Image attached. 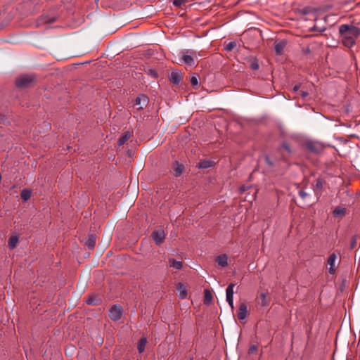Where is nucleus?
Wrapping results in <instances>:
<instances>
[{
  "mask_svg": "<svg viewBox=\"0 0 360 360\" xmlns=\"http://www.w3.org/2000/svg\"><path fill=\"white\" fill-rule=\"evenodd\" d=\"M259 68L258 62L256 59H254L250 63V68L253 70H257Z\"/></svg>",
  "mask_w": 360,
  "mask_h": 360,
  "instance_id": "nucleus-29",
  "label": "nucleus"
},
{
  "mask_svg": "<svg viewBox=\"0 0 360 360\" xmlns=\"http://www.w3.org/2000/svg\"><path fill=\"white\" fill-rule=\"evenodd\" d=\"M325 30H326V29H325V28H323V29H322V30H319V32H323V31H325Z\"/></svg>",
  "mask_w": 360,
  "mask_h": 360,
  "instance_id": "nucleus-43",
  "label": "nucleus"
},
{
  "mask_svg": "<svg viewBox=\"0 0 360 360\" xmlns=\"http://www.w3.org/2000/svg\"><path fill=\"white\" fill-rule=\"evenodd\" d=\"M235 284L234 283H230L226 290V299H231L233 298V288H234Z\"/></svg>",
  "mask_w": 360,
  "mask_h": 360,
  "instance_id": "nucleus-19",
  "label": "nucleus"
},
{
  "mask_svg": "<svg viewBox=\"0 0 360 360\" xmlns=\"http://www.w3.org/2000/svg\"><path fill=\"white\" fill-rule=\"evenodd\" d=\"M172 168L174 169L175 176H179L184 172V165L179 163L178 161H176L173 164Z\"/></svg>",
  "mask_w": 360,
  "mask_h": 360,
  "instance_id": "nucleus-11",
  "label": "nucleus"
},
{
  "mask_svg": "<svg viewBox=\"0 0 360 360\" xmlns=\"http://www.w3.org/2000/svg\"><path fill=\"white\" fill-rule=\"evenodd\" d=\"M56 20V18L55 17H53V18H47L45 21L47 22H55Z\"/></svg>",
  "mask_w": 360,
  "mask_h": 360,
  "instance_id": "nucleus-40",
  "label": "nucleus"
},
{
  "mask_svg": "<svg viewBox=\"0 0 360 360\" xmlns=\"http://www.w3.org/2000/svg\"><path fill=\"white\" fill-rule=\"evenodd\" d=\"M146 72L152 77L156 78L158 77V72L155 69L150 68L146 70Z\"/></svg>",
  "mask_w": 360,
  "mask_h": 360,
  "instance_id": "nucleus-28",
  "label": "nucleus"
},
{
  "mask_svg": "<svg viewBox=\"0 0 360 360\" xmlns=\"http://www.w3.org/2000/svg\"><path fill=\"white\" fill-rule=\"evenodd\" d=\"M265 160H266V163H267L269 166H273V165H274V163L271 161L270 158H269L268 156H266V157L265 158Z\"/></svg>",
  "mask_w": 360,
  "mask_h": 360,
  "instance_id": "nucleus-37",
  "label": "nucleus"
},
{
  "mask_svg": "<svg viewBox=\"0 0 360 360\" xmlns=\"http://www.w3.org/2000/svg\"><path fill=\"white\" fill-rule=\"evenodd\" d=\"M86 302L89 305H96L101 302V299L97 295L92 294L88 297Z\"/></svg>",
  "mask_w": 360,
  "mask_h": 360,
  "instance_id": "nucleus-13",
  "label": "nucleus"
},
{
  "mask_svg": "<svg viewBox=\"0 0 360 360\" xmlns=\"http://www.w3.org/2000/svg\"><path fill=\"white\" fill-rule=\"evenodd\" d=\"M337 259V256L335 253H332L328 258L327 263L330 266L328 272L330 274H334L335 272V262Z\"/></svg>",
  "mask_w": 360,
  "mask_h": 360,
  "instance_id": "nucleus-8",
  "label": "nucleus"
},
{
  "mask_svg": "<svg viewBox=\"0 0 360 360\" xmlns=\"http://www.w3.org/2000/svg\"><path fill=\"white\" fill-rule=\"evenodd\" d=\"M191 83L193 86H197L198 84V80L197 76H192L191 78Z\"/></svg>",
  "mask_w": 360,
  "mask_h": 360,
  "instance_id": "nucleus-33",
  "label": "nucleus"
},
{
  "mask_svg": "<svg viewBox=\"0 0 360 360\" xmlns=\"http://www.w3.org/2000/svg\"><path fill=\"white\" fill-rule=\"evenodd\" d=\"M204 303L207 305L210 304L212 301V295L207 289L204 291Z\"/></svg>",
  "mask_w": 360,
  "mask_h": 360,
  "instance_id": "nucleus-22",
  "label": "nucleus"
},
{
  "mask_svg": "<svg viewBox=\"0 0 360 360\" xmlns=\"http://www.w3.org/2000/svg\"><path fill=\"white\" fill-rule=\"evenodd\" d=\"M32 195V192L29 189H24L21 191L20 196L23 202L27 201Z\"/></svg>",
  "mask_w": 360,
  "mask_h": 360,
  "instance_id": "nucleus-24",
  "label": "nucleus"
},
{
  "mask_svg": "<svg viewBox=\"0 0 360 360\" xmlns=\"http://www.w3.org/2000/svg\"><path fill=\"white\" fill-rule=\"evenodd\" d=\"M96 243V236L94 234L89 235L86 240L85 245L89 249H94Z\"/></svg>",
  "mask_w": 360,
  "mask_h": 360,
  "instance_id": "nucleus-12",
  "label": "nucleus"
},
{
  "mask_svg": "<svg viewBox=\"0 0 360 360\" xmlns=\"http://www.w3.org/2000/svg\"><path fill=\"white\" fill-rule=\"evenodd\" d=\"M323 181L321 179H318L316 181V185L314 187V192L316 195H321V190L323 188Z\"/></svg>",
  "mask_w": 360,
  "mask_h": 360,
  "instance_id": "nucleus-20",
  "label": "nucleus"
},
{
  "mask_svg": "<svg viewBox=\"0 0 360 360\" xmlns=\"http://www.w3.org/2000/svg\"><path fill=\"white\" fill-rule=\"evenodd\" d=\"M257 351V345H251L250 346L249 349H248V354H255L256 352Z\"/></svg>",
  "mask_w": 360,
  "mask_h": 360,
  "instance_id": "nucleus-30",
  "label": "nucleus"
},
{
  "mask_svg": "<svg viewBox=\"0 0 360 360\" xmlns=\"http://www.w3.org/2000/svg\"><path fill=\"white\" fill-rule=\"evenodd\" d=\"M226 302L229 303V305L230 306L231 310L233 311L234 309V305H233V298L226 299Z\"/></svg>",
  "mask_w": 360,
  "mask_h": 360,
  "instance_id": "nucleus-36",
  "label": "nucleus"
},
{
  "mask_svg": "<svg viewBox=\"0 0 360 360\" xmlns=\"http://www.w3.org/2000/svg\"><path fill=\"white\" fill-rule=\"evenodd\" d=\"M282 155H283V158H285V155H284V154H283V153H282Z\"/></svg>",
  "mask_w": 360,
  "mask_h": 360,
  "instance_id": "nucleus-45",
  "label": "nucleus"
},
{
  "mask_svg": "<svg viewBox=\"0 0 360 360\" xmlns=\"http://www.w3.org/2000/svg\"><path fill=\"white\" fill-rule=\"evenodd\" d=\"M18 242V236H12L8 240V247L10 249H14Z\"/></svg>",
  "mask_w": 360,
  "mask_h": 360,
  "instance_id": "nucleus-25",
  "label": "nucleus"
},
{
  "mask_svg": "<svg viewBox=\"0 0 360 360\" xmlns=\"http://www.w3.org/2000/svg\"><path fill=\"white\" fill-rule=\"evenodd\" d=\"M149 100L145 94H139L135 99L134 105L137 106V110H142L148 104Z\"/></svg>",
  "mask_w": 360,
  "mask_h": 360,
  "instance_id": "nucleus-5",
  "label": "nucleus"
},
{
  "mask_svg": "<svg viewBox=\"0 0 360 360\" xmlns=\"http://www.w3.org/2000/svg\"><path fill=\"white\" fill-rule=\"evenodd\" d=\"M131 137V133L129 131H125L118 140V145L122 146Z\"/></svg>",
  "mask_w": 360,
  "mask_h": 360,
  "instance_id": "nucleus-16",
  "label": "nucleus"
},
{
  "mask_svg": "<svg viewBox=\"0 0 360 360\" xmlns=\"http://www.w3.org/2000/svg\"><path fill=\"white\" fill-rule=\"evenodd\" d=\"M152 238L157 245H160L165 239V233L162 229L155 230L152 233Z\"/></svg>",
  "mask_w": 360,
  "mask_h": 360,
  "instance_id": "nucleus-6",
  "label": "nucleus"
},
{
  "mask_svg": "<svg viewBox=\"0 0 360 360\" xmlns=\"http://www.w3.org/2000/svg\"><path fill=\"white\" fill-rule=\"evenodd\" d=\"M312 30H317L316 27H315Z\"/></svg>",
  "mask_w": 360,
  "mask_h": 360,
  "instance_id": "nucleus-44",
  "label": "nucleus"
},
{
  "mask_svg": "<svg viewBox=\"0 0 360 360\" xmlns=\"http://www.w3.org/2000/svg\"><path fill=\"white\" fill-rule=\"evenodd\" d=\"M299 195L304 200L308 195L309 194L307 193H306L305 191H299Z\"/></svg>",
  "mask_w": 360,
  "mask_h": 360,
  "instance_id": "nucleus-35",
  "label": "nucleus"
},
{
  "mask_svg": "<svg viewBox=\"0 0 360 360\" xmlns=\"http://www.w3.org/2000/svg\"><path fill=\"white\" fill-rule=\"evenodd\" d=\"M248 315V309L245 303H240L239 305L237 316L239 320H244Z\"/></svg>",
  "mask_w": 360,
  "mask_h": 360,
  "instance_id": "nucleus-7",
  "label": "nucleus"
},
{
  "mask_svg": "<svg viewBox=\"0 0 360 360\" xmlns=\"http://www.w3.org/2000/svg\"><path fill=\"white\" fill-rule=\"evenodd\" d=\"M284 150L286 151V153L289 155L291 153V149L288 143H283L281 147L278 148V150L282 153V150Z\"/></svg>",
  "mask_w": 360,
  "mask_h": 360,
  "instance_id": "nucleus-26",
  "label": "nucleus"
},
{
  "mask_svg": "<svg viewBox=\"0 0 360 360\" xmlns=\"http://www.w3.org/2000/svg\"><path fill=\"white\" fill-rule=\"evenodd\" d=\"M285 46V41H281L279 42H276L275 43V51H276V53L281 54L284 49Z\"/></svg>",
  "mask_w": 360,
  "mask_h": 360,
  "instance_id": "nucleus-23",
  "label": "nucleus"
},
{
  "mask_svg": "<svg viewBox=\"0 0 360 360\" xmlns=\"http://www.w3.org/2000/svg\"><path fill=\"white\" fill-rule=\"evenodd\" d=\"M267 292H262L259 295L260 304L262 307H266L269 304V300L267 298Z\"/></svg>",
  "mask_w": 360,
  "mask_h": 360,
  "instance_id": "nucleus-21",
  "label": "nucleus"
},
{
  "mask_svg": "<svg viewBox=\"0 0 360 360\" xmlns=\"http://www.w3.org/2000/svg\"><path fill=\"white\" fill-rule=\"evenodd\" d=\"M186 2V0H174L173 4L176 6H181Z\"/></svg>",
  "mask_w": 360,
  "mask_h": 360,
  "instance_id": "nucleus-32",
  "label": "nucleus"
},
{
  "mask_svg": "<svg viewBox=\"0 0 360 360\" xmlns=\"http://www.w3.org/2000/svg\"><path fill=\"white\" fill-rule=\"evenodd\" d=\"M147 340L146 338H141L137 343V349L139 353H142L146 347Z\"/></svg>",
  "mask_w": 360,
  "mask_h": 360,
  "instance_id": "nucleus-18",
  "label": "nucleus"
},
{
  "mask_svg": "<svg viewBox=\"0 0 360 360\" xmlns=\"http://www.w3.org/2000/svg\"><path fill=\"white\" fill-rule=\"evenodd\" d=\"M300 95L302 98H305L309 95V94L307 91H302Z\"/></svg>",
  "mask_w": 360,
  "mask_h": 360,
  "instance_id": "nucleus-38",
  "label": "nucleus"
},
{
  "mask_svg": "<svg viewBox=\"0 0 360 360\" xmlns=\"http://www.w3.org/2000/svg\"><path fill=\"white\" fill-rule=\"evenodd\" d=\"M356 243H357L356 236H354L351 240L350 248H354L356 245Z\"/></svg>",
  "mask_w": 360,
  "mask_h": 360,
  "instance_id": "nucleus-34",
  "label": "nucleus"
},
{
  "mask_svg": "<svg viewBox=\"0 0 360 360\" xmlns=\"http://www.w3.org/2000/svg\"><path fill=\"white\" fill-rule=\"evenodd\" d=\"M177 290L179 293V297L181 299H184L187 295V290L184 284L179 283L177 285Z\"/></svg>",
  "mask_w": 360,
  "mask_h": 360,
  "instance_id": "nucleus-17",
  "label": "nucleus"
},
{
  "mask_svg": "<svg viewBox=\"0 0 360 360\" xmlns=\"http://www.w3.org/2000/svg\"><path fill=\"white\" fill-rule=\"evenodd\" d=\"M34 75H25L18 77L15 81V84L19 88H26L30 86L35 80Z\"/></svg>",
  "mask_w": 360,
  "mask_h": 360,
  "instance_id": "nucleus-3",
  "label": "nucleus"
},
{
  "mask_svg": "<svg viewBox=\"0 0 360 360\" xmlns=\"http://www.w3.org/2000/svg\"><path fill=\"white\" fill-rule=\"evenodd\" d=\"M182 75L180 72L174 70L172 71L169 76V80L174 84H179L181 80Z\"/></svg>",
  "mask_w": 360,
  "mask_h": 360,
  "instance_id": "nucleus-9",
  "label": "nucleus"
},
{
  "mask_svg": "<svg viewBox=\"0 0 360 360\" xmlns=\"http://www.w3.org/2000/svg\"><path fill=\"white\" fill-rule=\"evenodd\" d=\"M210 167V162L209 161H203L200 163L199 167L205 169Z\"/></svg>",
  "mask_w": 360,
  "mask_h": 360,
  "instance_id": "nucleus-31",
  "label": "nucleus"
},
{
  "mask_svg": "<svg viewBox=\"0 0 360 360\" xmlns=\"http://www.w3.org/2000/svg\"><path fill=\"white\" fill-rule=\"evenodd\" d=\"M216 262L219 266L226 267L228 266V257L226 254L220 255L216 258Z\"/></svg>",
  "mask_w": 360,
  "mask_h": 360,
  "instance_id": "nucleus-10",
  "label": "nucleus"
},
{
  "mask_svg": "<svg viewBox=\"0 0 360 360\" xmlns=\"http://www.w3.org/2000/svg\"><path fill=\"white\" fill-rule=\"evenodd\" d=\"M122 315V309L119 305H114L109 311V317L114 321H119Z\"/></svg>",
  "mask_w": 360,
  "mask_h": 360,
  "instance_id": "nucleus-4",
  "label": "nucleus"
},
{
  "mask_svg": "<svg viewBox=\"0 0 360 360\" xmlns=\"http://www.w3.org/2000/svg\"><path fill=\"white\" fill-rule=\"evenodd\" d=\"M333 213L335 217H342L346 213V208L341 206H338L335 208Z\"/></svg>",
  "mask_w": 360,
  "mask_h": 360,
  "instance_id": "nucleus-15",
  "label": "nucleus"
},
{
  "mask_svg": "<svg viewBox=\"0 0 360 360\" xmlns=\"http://www.w3.org/2000/svg\"><path fill=\"white\" fill-rule=\"evenodd\" d=\"M236 46V42L234 41H230L229 43H228L226 46H225V50L227 51H232L234 47Z\"/></svg>",
  "mask_w": 360,
  "mask_h": 360,
  "instance_id": "nucleus-27",
  "label": "nucleus"
},
{
  "mask_svg": "<svg viewBox=\"0 0 360 360\" xmlns=\"http://www.w3.org/2000/svg\"><path fill=\"white\" fill-rule=\"evenodd\" d=\"M182 56L181 58V62L185 63L189 67H195L197 63L195 60L198 59V54L196 51L193 50H186L182 53ZM198 56H200L198 54Z\"/></svg>",
  "mask_w": 360,
  "mask_h": 360,
  "instance_id": "nucleus-2",
  "label": "nucleus"
},
{
  "mask_svg": "<svg viewBox=\"0 0 360 360\" xmlns=\"http://www.w3.org/2000/svg\"><path fill=\"white\" fill-rule=\"evenodd\" d=\"M169 266L176 270H180L183 266V263L181 261L176 260L174 258L169 259Z\"/></svg>",
  "mask_w": 360,
  "mask_h": 360,
  "instance_id": "nucleus-14",
  "label": "nucleus"
},
{
  "mask_svg": "<svg viewBox=\"0 0 360 360\" xmlns=\"http://www.w3.org/2000/svg\"><path fill=\"white\" fill-rule=\"evenodd\" d=\"M300 89V86L299 85H295L294 87H293V91L296 92L299 90Z\"/></svg>",
  "mask_w": 360,
  "mask_h": 360,
  "instance_id": "nucleus-41",
  "label": "nucleus"
},
{
  "mask_svg": "<svg viewBox=\"0 0 360 360\" xmlns=\"http://www.w3.org/2000/svg\"><path fill=\"white\" fill-rule=\"evenodd\" d=\"M308 148L311 150V151H314V152H316V149H315V147L313 146L312 143H309L308 144Z\"/></svg>",
  "mask_w": 360,
  "mask_h": 360,
  "instance_id": "nucleus-39",
  "label": "nucleus"
},
{
  "mask_svg": "<svg viewBox=\"0 0 360 360\" xmlns=\"http://www.w3.org/2000/svg\"><path fill=\"white\" fill-rule=\"evenodd\" d=\"M240 190L241 192H244L246 191V188L244 186H243L240 187Z\"/></svg>",
  "mask_w": 360,
  "mask_h": 360,
  "instance_id": "nucleus-42",
  "label": "nucleus"
},
{
  "mask_svg": "<svg viewBox=\"0 0 360 360\" xmlns=\"http://www.w3.org/2000/svg\"><path fill=\"white\" fill-rule=\"evenodd\" d=\"M339 33L342 37V43L347 47H352L360 34V30L353 25H341Z\"/></svg>",
  "mask_w": 360,
  "mask_h": 360,
  "instance_id": "nucleus-1",
  "label": "nucleus"
}]
</instances>
